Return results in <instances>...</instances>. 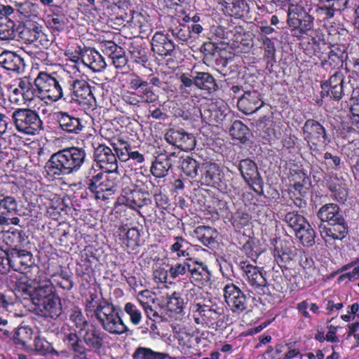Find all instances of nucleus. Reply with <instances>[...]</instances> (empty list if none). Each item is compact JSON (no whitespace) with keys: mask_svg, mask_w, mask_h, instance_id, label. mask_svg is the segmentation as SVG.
Here are the masks:
<instances>
[{"mask_svg":"<svg viewBox=\"0 0 359 359\" xmlns=\"http://www.w3.org/2000/svg\"><path fill=\"white\" fill-rule=\"evenodd\" d=\"M86 151L82 148L70 147L53 154L44 167L46 177L54 180L61 175L77 171L86 159Z\"/></svg>","mask_w":359,"mask_h":359,"instance_id":"1","label":"nucleus"},{"mask_svg":"<svg viewBox=\"0 0 359 359\" xmlns=\"http://www.w3.org/2000/svg\"><path fill=\"white\" fill-rule=\"evenodd\" d=\"M86 309L94 312L102 328L109 333L122 334L128 331L127 326L116 311L113 304L99 298L96 293L90 294L86 302Z\"/></svg>","mask_w":359,"mask_h":359,"instance_id":"2","label":"nucleus"},{"mask_svg":"<svg viewBox=\"0 0 359 359\" xmlns=\"http://www.w3.org/2000/svg\"><path fill=\"white\" fill-rule=\"evenodd\" d=\"M64 80L56 72L48 73L41 71L33 80L35 101H43L46 104L56 102L65 97L62 85Z\"/></svg>","mask_w":359,"mask_h":359,"instance_id":"3","label":"nucleus"},{"mask_svg":"<svg viewBox=\"0 0 359 359\" xmlns=\"http://www.w3.org/2000/svg\"><path fill=\"white\" fill-rule=\"evenodd\" d=\"M306 0H299L296 3H291L287 11V24L293 36L301 38L303 35L311 36L310 32L313 28L314 18L307 12L305 5Z\"/></svg>","mask_w":359,"mask_h":359,"instance_id":"4","label":"nucleus"},{"mask_svg":"<svg viewBox=\"0 0 359 359\" xmlns=\"http://www.w3.org/2000/svg\"><path fill=\"white\" fill-rule=\"evenodd\" d=\"M93 169H90L87 177V184L89 190L95 194L97 199L106 200L117 191L118 182L121 178L119 172H111L104 175L99 172L93 175Z\"/></svg>","mask_w":359,"mask_h":359,"instance_id":"5","label":"nucleus"},{"mask_svg":"<svg viewBox=\"0 0 359 359\" xmlns=\"http://www.w3.org/2000/svg\"><path fill=\"white\" fill-rule=\"evenodd\" d=\"M238 267L249 292L259 295L269 292L266 272L263 268L252 265L248 261H241Z\"/></svg>","mask_w":359,"mask_h":359,"instance_id":"6","label":"nucleus"},{"mask_svg":"<svg viewBox=\"0 0 359 359\" xmlns=\"http://www.w3.org/2000/svg\"><path fill=\"white\" fill-rule=\"evenodd\" d=\"M16 130L21 133L34 135L41 130L42 121L39 115L29 109H18L12 114Z\"/></svg>","mask_w":359,"mask_h":359,"instance_id":"7","label":"nucleus"},{"mask_svg":"<svg viewBox=\"0 0 359 359\" xmlns=\"http://www.w3.org/2000/svg\"><path fill=\"white\" fill-rule=\"evenodd\" d=\"M28 278L29 293L35 307L41 302L50 298V296L55 295L53 285L44 271H41L34 276L29 275Z\"/></svg>","mask_w":359,"mask_h":359,"instance_id":"8","label":"nucleus"},{"mask_svg":"<svg viewBox=\"0 0 359 359\" xmlns=\"http://www.w3.org/2000/svg\"><path fill=\"white\" fill-rule=\"evenodd\" d=\"M189 264L190 266H189L188 271L191 274V278L196 283H185L182 292L187 297V300L192 301L194 300L196 292L199 290V288L195 287V285H200L208 283L210 280L211 275L207 266L202 262L189 258Z\"/></svg>","mask_w":359,"mask_h":359,"instance_id":"9","label":"nucleus"},{"mask_svg":"<svg viewBox=\"0 0 359 359\" xmlns=\"http://www.w3.org/2000/svg\"><path fill=\"white\" fill-rule=\"evenodd\" d=\"M118 201L133 210H137L149 204L151 199L148 191L130 184L123 188Z\"/></svg>","mask_w":359,"mask_h":359,"instance_id":"10","label":"nucleus"},{"mask_svg":"<svg viewBox=\"0 0 359 359\" xmlns=\"http://www.w3.org/2000/svg\"><path fill=\"white\" fill-rule=\"evenodd\" d=\"M304 140L308 142L311 154L316 159L319 158L320 152L318 148L319 142L325 143L326 133L325 128L314 120H307L303 127Z\"/></svg>","mask_w":359,"mask_h":359,"instance_id":"11","label":"nucleus"},{"mask_svg":"<svg viewBox=\"0 0 359 359\" xmlns=\"http://www.w3.org/2000/svg\"><path fill=\"white\" fill-rule=\"evenodd\" d=\"M64 100L69 103H88L95 101L91 87L84 79H75L70 85V93L65 95Z\"/></svg>","mask_w":359,"mask_h":359,"instance_id":"12","label":"nucleus"},{"mask_svg":"<svg viewBox=\"0 0 359 359\" xmlns=\"http://www.w3.org/2000/svg\"><path fill=\"white\" fill-rule=\"evenodd\" d=\"M10 253L11 269L14 271L26 274L31 271L38 274L42 271L35 264L32 254L30 252L13 248L10 250Z\"/></svg>","mask_w":359,"mask_h":359,"instance_id":"13","label":"nucleus"},{"mask_svg":"<svg viewBox=\"0 0 359 359\" xmlns=\"http://www.w3.org/2000/svg\"><path fill=\"white\" fill-rule=\"evenodd\" d=\"M223 291L225 302L233 313L239 314L246 309V297L239 287L233 283H227Z\"/></svg>","mask_w":359,"mask_h":359,"instance_id":"14","label":"nucleus"},{"mask_svg":"<svg viewBox=\"0 0 359 359\" xmlns=\"http://www.w3.org/2000/svg\"><path fill=\"white\" fill-rule=\"evenodd\" d=\"M94 159L97 166L107 173L118 172L116 156L109 147L100 144L95 149Z\"/></svg>","mask_w":359,"mask_h":359,"instance_id":"15","label":"nucleus"},{"mask_svg":"<svg viewBox=\"0 0 359 359\" xmlns=\"http://www.w3.org/2000/svg\"><path fill=\"white\" fill-rule=\"evenodd\" d=\"M189 311V314L198 325H213L219 316V313L216 309L195 301L191 304Z\"/></svg>","mask_w":359,"mask_h":359,"instance_id":"16","label":"nucleus"},{"mask_svg":"<svg viewBox=\"0 0 359 359\" xmlns=\"http://www.w3.org/2000/svg\"><path fill=\"white\" fill-rule=\"evenodd\" d=\"M344 76L341 72H335L330 77L328 81L321 84V97L339 100L344 94Z\"/></svg>","mask_w":359,"mask_h":359,"instance_id":"17","label":"nucleus"},{"mask_svg":"<svg viewBox=\"0 0 359 359\" xmlns=\"http://www.w3.org/2000/svg\"><path fill=\"white\" fill-rule=\"evenodd\" d=\"M165 140L170 144L176 146L184 151L191 150L196 145L194 136L191 133H186L184 130L170 129L165 134Z\"/></svg>","mask_w":359,"mask_h":359,"instance_id":"18","label":"nucleus"},{"mask_svg":"<svg viewBox=\"0 0 359 359\" xmlns=\"http://www.w3.org/2000/svg\"><path fill=\"white\" fill-rule=\"evenodd\" d=\"M21 38L26 42L33 43L36 47L42 49L47 48L50 44L47 35L42 31V27L33 25L25 27L20 32Z\"/></svg>","mask_w":359,"mask_h":359,"instance_id":"19","label":"nucleus"},{"mask_svg":"<svg viewBox=\"0 0 359 359\" xmlns=\"http://www.w3.org/2000/svg\"><path fill=\"white\" fill-rule=\"evenodd\" d=\"M11 93L12 95H10V98H13L15 102L19 100L17 96L21 95L27 105H30L35 101V90L34 89L33 81L27 76L20 79L18 87L12 89Z\"/></svg>","mask_w":359,"mask_h":359,"instance_id":"20","label":"nucleus"},{"mask_svg":"<svg viewBox=\"0 0 359 359\" xmlns=\"http://www.w3.org/2000/svg\"><path fill=\"white\" fill-rule=\"evenodd\" d=\"M329 225L330 227L320 226V236L327 245H332L333 241H341L346 236L348 227L344 222V219H343V222H334Z\"/></svg>","mask_w":359,"mask_h":359,"instance_id":"21","label":"nucleus"},{"mask_svg":"<svg viewBox=\"0 0 359 359\" xmlns=\"http://www.w3.org/2000/svg\"><path fill=\"white\" fill-rule=\"evenodd\" d=\"M79 334L90 351L96 353L100 351L103 346L104 333L93 326H89Z\"/></svg>","mask_w":359,"mask_h":359,"instance_id":"22","label":"nucleus"},{"mask_svg":"<svg viewBox=\"0 0 359 359\" xmlns=\"http://www.w3.org/2000/svg\"><path fill=\"white\" fill-rule=\"evenodd\" d=\"M57 121L60 128L67 133L78 134L82 130L83 126L81 120L67 112L59 111L56 114Z\"/></svg>","mask_w":359,"mask_h":359,"instance_id":"23","label":"nucleus"},{"mask_svg":"<svg viewBox=\"0 0 359 359\" xmlns=\"http://www.w3.org/2000/svg\"><path fill=\"white\" fill-rule=\"evenodd\" d=\"M262 104L259 93L255 90L245 92L237 103L239 109L245 114L256 112Z\"/></svg>","mask_w":359,"mask_h":359,"instance_id":"24","label":"nucleus"},{"mask_svg":"<svg viewBox=\"0 0 359 359\" xmlns=\"http://www.w3.org/2000/svg\"><path fill=\"white\" fill-rule=\"evenodd\" d=\"M35 309L41 316L56 318L62 313L60 299L56 294L50 296V298L39 303Z\"/></svg>","mask_w":359,"mask_h":359,"instance_id":"25","label":"nucleus"},{"mask_svg":"<svg viewBox=\"0 0 359 359\" xmlns=\"http://www.w3.org/2000/svg\"><path fill=\"white\" fill-rule=\"evenodd\" d=\"M82 63L94 72L103 70L107 63L102 55L93 48L85 49L81 55Z\"/></svg>","mask_w":359,"mask_h":359,"instance_id":"26","label":"nucleus"},{"mask_svg":"<svg viewBox=\"0 0 359 359\" xmlns=\"http://www.w3.org/2000/svg\"><path fill=\"white\" fill-rule=\"evenodd\" d=\"M218 2L224 13L229 16L241 18L248 13L249 7L245 0H219Z\"/></svg>","mask_w":359,"mask_h":359,"instance_id":"27","label":"nucleus"},{"mask_svg":"<svg viewBox=\"0 0 359 359\" xmlns=\"http://www.w3.org/2000/svg\"><path fill=\"white\" fill-rule=\"evenodd\" d=\"M152 50L161 56L170 55L175 49L174 43L167 34L156 32L151 39Z\"/></svg>","mask_w":359,"mask_h":359,"instance_id":"28","label":"nucleus"},{"mask_svg":"<svg viewBox=\"0 0 359 359\" xmlns=\"http://www.w3.org/2000/svg\"><path fill=\"white\" fill-rule=\"evenodd\" d=\"M324 4L319 6L316 12L323 16V19H330L334 17L335 12L341 11L347 8L349 0H318Z\"/></svg>","mask_w":359,"mask_h":359,"instance_id":"29","label":"nucleus"},{"mask_svg":"<svg viewBox=\"0 0 359 359\" xmlns=\"http://www.w3.org/2000/svg\"><path fill=\"white\" fill-rule=\"evenodd\" d=\"M296 249L290 242L280 241L276 242L274 249V257L277 262L280 264H286L292 261L295 257Z\"/></svg>","mask_w":359,"mask_h":359,"instance_id":"30","label":"nucleus"},{"mask_svg":"<svg viewBox=\"0 0 359 359\" xmlns=\"http://www.w3.org/2000/svg\"><path fill=\"white\" fill-rule=\"evenodd\" d=\"M318 217L322 222L328 224L337 222H343V215L339 207L334 203H328L323 205L318 210Z\"/></svg>","mask_w":359,"mask_h":359,"instance_id":"31","label":"nucleus"},{"mask_svg":"<svg viewBox=\"0 0 359 359\" xmlns=\"http://www.w3.org/2000/svg\"><path fill=\"white\" fill-rule=\"evenodd\" d=\"M0 64L8 71L20 73L24 69V60L18 55L11 51H4L0 54Z\"/></svg>","mask_w":359,"mask_h":359,"instance_id":"32","label":"nucleus"},{"mask_svg":"<svg viewBox=\"0 0 359 359\" xmlns=\"http://www.w3.org/2000/svg\"><path fill=\"white\" fill-rule=\"evenodd\" d=\"M306 264L302 266L303 269L300 273L303 282L301 283L298 281L296 283L297 287H311L314 285L317 279L319 278V270L313 265V260L311 259L310 260L306 259Z\"/></svg>","mask_w":359,"mask_h":359,"instance_id":"33","label":"nucleus"},{"mask_svg":"<svg viewBox=\"0 0 359 359\" xmlns=\"http://www.w3.org/2000/svg\"><path fill=\"white\" fill-rule=\"evenodd\" d=\"M222 172L215 163H211L206 167V171L203 176L205 183L219 189H222Z\"/></svg>","mask_w":359,"mask_h":359,"instance_id":"34","label":"nucleus"},{"mask_svg":"<svg viewBox=\"0 0 359 359\" xmlns=\"http://www.w3.org/2000/svg\"><path fill=\"white\" fill-rule=\"evenodd\" d=\"M238 169L242 177L248 182H255L259 178L256 164L250 159L242 160L239 163Z\"/></svg>","mask_w":359,"mask_h":359,"instance_id":"35","label":"nucleus"},{"mask_svg":"<svg viewBox=\"0 0 359 359\" xmlns=\"http://www.w3.org/2000/svg\"><path fill=\"white\" fill-rule=\"evenodd\" d=\"M130 22L133 27L140 29V33L148 34L152 31L151 19L145 13L133 12Z\"/></svg>","mask_w":359,"mask_h":359,"instance_id":"36","label":"nucleus"},{"mask_svg":"<svg viewBox=\"0 0 359 359\" xmlns=\"http://www.w3.org/2000/svg\"><path fill=\"white\" fill-rule=\"evenodd\" d=\"M216 236V230L208 226H199L194 230L192 233L193 237L196 238L206 246L214 243Z\"/></svg>","mask_w":359,"mask_h":359,"instance_id":"37","label":"nucleus"},{"mask_svg":"<svg viewBox=\"0 0 359 359\" xmlns=\"http://www.w3.org/2000/svg\"><path fill=\"white\" fill-rule=\"evenodd\" d=\"M194 85L199 89L208 92L215 90L217 88L215 79L207 72H196L194 76Z\"/></svg>","mask_w":359,"mask_h":359,"instance_id":"38","label":"nucleus"},{"mask_svg":"<svg viewBox=\"0 0 359 359\" xmlns=\"http://www.w3.org/2000/svg\"><path fill=\"white\" fill-rule=\"evenodd\" d=\"M63 341L67 348L74 352V355L85 354L87 348L83 345L82 338L76 333H69L63 339Z\"/></svg>","mask_w":359,"mask_h":359,"instance_id":"39","label":"nucleus"},{"mask_svg":"<svg viewBox=\"0 0 359 359\" xmlns=\"http://www.w3.org/2000/svg\"><path fill=\"white\" fill-rule=\"evenodd\" d=\"M133 359H165L170 358L165 353L154 351L150 348L138 346L132 355Z\"/></svg>","mask_w":359,"mask_h":359,"instance_id":"40","label":"nucleus"},{"mask_svg":"<svg viewBox=\"0 0 359 359\" xmlns=\"http://www.w3.org/2000/svg\"><path fill=\"white\" fill-rule=\"evenodd\" d=\"M296 237L304 246H312L315 243V231L309 223L303 226L300 230L295 233Z\"/></svg>","mask_w":359,"mask_h":359,"instance_id":"41","label":"nucleus"},{"mask_svg":"<svg viewBox=\"0 0 359 359\" xmlns=\"http://www.w3.org/2000/svg\"><path fill=\"white\" fill-rule=\"evenodd\" d=\"M174 241V243L170 248L171 252L176 253L179 258H189L190 243L181 236L175 237Z\"/></svg>","mask_w":359,"mask_h":359,"instance_id":"42","label":"nucleus"},{"mask_svg":"<svg viewBox=\"0 0 359 359\" xmlns=\"http://www.w3.org/2000/svg\"><path fill=\"white\" fill-rule=\"evenodd\" d=\"M15 37L14 22L0 14V39L10 40Z\"/></svg>","mask_w":359,"mask_h":359,"instance_id":"43","label":"nucleus"},{"mask_svg":"<svg viewBox=\"0 0 359 359\" xmlns=\"http://www.w3.org/2000/svg\"><path fill=\"white\" fill-rule=\"evenodd\" d=\"M189 258L179 259L178 261L170 264L168 269L169 276L172 279H175L180 276L186 274L189 270Z\"/></svg>","mask_w":359,"mask_h":359,"instance_id":"44","label":"nucleus"},{"mask_svg":"<svg viewBox=\"0 0 359 359\" xmlns=\"http://www.w3.org/2000/svg\"><path fill=\"white\" fill-rule=\"evenodd\" d=\"M259 41L261 42L264 51V57L266 60L267 65L275 61L276 48L274 43L266 36L260 35Z\"/></svg>","mask_w":359,"mask_h":359,"instance_id":"45","label":"nucleus"},{"mask_svg":"<svg viewBox=\"0 0 359 359\" xmlns=\"http://www.w3.org/2000/svg\"><path fill=\"white\" fill-rule=\"evenodd\" d=\"M170 32L173 37L182 43L188 42L192 37L189 25L180 24L170 28Z\"/></svg>","mask_w":359,"mask_h":359,"instance_id":"46","label":"nucleus"},{"mask_svg":"<svg viewBox=\"0 0 359 359\" xmlns=\"http://www.w3.org/2000/svg\"><path fill=\"white\" fill-rule=\"evenodd\" d=\"M69 320L74 324L79 333L90 326L81 310L78 307H74L72 309Z\"/></svg>","mask_w":359,"mask_h":359,"instance_id":"47","label":"nucleus"},{"mask_svg":"<svg viewBox=\"0 0 359 359\" xmlns=\"http://www.w3.org/2000/svg\"><path fill=\"white\" fill-rule=\"evenodd\" d=\"M285 221L293 229L294 233L309 223L303 216L294 212L287 213Z\"/></svg>","mask_w":359,"mask_h":359,"instance_id":"48","label":"nucleus"},{"mask_svg":"<svg viewBox=\"0 0 359 359\" xmlns=\"http://www.w3.org/2000/svg\"><path fill=\"white\" fill-rule=\"evenodd\" d=\"M118 231L120 236L126 238L127 245H137L140 241V233L137 228L128 229L126 226H121L118 228Z\"/></svg>","mask_w":359,"mask_h":359,"instance_id":"49","label":"nucleus"},{"mask_svg":"<svg viewBox=\"0 0 359 359\" xmlns=\"http://www.w3.org/2000/svg\"><path fill=\"white\" fill-rule=\"evenodd\" d=\"M229 132L234 139L243 140L246 139L249 129L241 121H236L233 123Z\"/></svg>","mask_w":359,"mask_h":359,"instance_id":"50","label":"nucleus"},{"mask_svg":"<svg viewBox=\"0 0 359 359\" xmlns=\"http://www.w3.org/2000/svg\"><path fill=\"white\" fill-rule=\"evenodd\" d=\"M181 167L184 173L188 177L194 178L198 175V163L192 158L187 157L184 158Z\"/></svg>","mask_w":359,"mask_h":359,"instance_id":"51","label":"nucleus"},{"mask_svg":"<svg viewBox=\"0 0 359 359\" xmlns=\"http://www.w3.org/2000/svg\"><path fill=\"white\" fill-rule=\"evenodd\" d=\"M184 300L179 293L175 292L168 297L167 307L170 311L180 313L184 309Z\"/></svg>","mask_w":359,"mask_h":359,"instance_id":"52","label":"nucleus"},{"mask_svg":"<svg viewBox=\"0 0 359 359\" xmlns=\"http://www.w3.org/2000/svg\"><path fill=\"white\" fill-rule=\"evenodd\" d=\"M294 184L293 187L296 191L300 195H304L306 193L308 187L306 185L309 183V178L304 172H298L294 177L293 180Z\"/></svg>","mask_w":359,"mask_h":359,"instance_id":"53","label":"nucleus"},{"mask_svg":"<svg viewBox=\"0 0 359 359\" xmlns=\"http://www.w3.org/2000/svg\"><path fill=\"white\" fill-rule=\"evenodd\" d=\"M125 312L129 316L130 320L134 325H137L142 321V313L140 310L133 304L128 302L124 306Z\"/></svg>","mask_w":359,"mask_h":359,"instance_id":"54","label":"nucleus"},{"mask_svg":"<svg viewBox=\"0 0 359 359\" xmlns=\"http://www.w3.org/2000/svg\"><path fill=\"white\" fill-rule=\"evenodd\" d=\"M17 210V203L12 196H4L0 198V212L12 215Z\"/></svg>","mask_w":359,"mask_h":359,"instance_id":"55","label":"nucleus"},{"mask_svg":"<svg viewBox=\"0 0 359 359\" xmlns=\"http://www.w3.org/2000/svg\"><path fill=\"white\" fill-rule=\"evenodd\" d=\"M140 100L146 103H154L158 100V95L155 94L152 88L149 86L147 81L146 86L137 91Z\"/></svg>","mask_w":359,"mask_h":359,"instance_id":"56","label":"nucleus"},{"mask_svg":"<svg viewBox=\"0 0 359 359\" xmlns=\"http://www.w3.org/2000/svg\"><path fill=\"white\" fill-rule=\"evenodd\" d=\"M114 149L117 157L121 161H126L127 160L130 159L131 148L126 142H121L119 146L114 144Z\"/></svg>","mask_w":359,"mask_h":359,"instance_id":"57","label":"nucleus"},{"mask_svg":"<svg viewBox=\"0 0 359 359\" xmlns=\"http://www.w3.org/2000/svg\"><path fill=\"white\" fill-rule=\"evenodd\" d=\"M34 349L39 354L43 355L50 353L53 348L48 341L38 336L34 339Z\"/></svg>","mask_w":359,"mask_h":359,"instance_id":"58","label":"nucleus"},{"mask_svg":"<svg viewBox=\"0 0 359 359\" xmlns=\"http://www.w3.org/2000/svg\"><path fill=\"white\" fill-rule=\"evenodd\" d=\"M169 168L170 165L168 162L156 161L152 164L151 172L156 177H163L167 175Z\"/></svg>","mask_w":359,"mask_h":359,"instance_id":"59","label":"nucleus"},{"mask_svg":"<svg viewBox=\"0 0 359 359\" xmlns=\"http://www.w3.org/2000/svg\"><path fill=\"white\" fill-rule=\"evenodd\" d=\"M47 22L53 29H62L65 27V15L60 13H54L47 17Z\"/></svg>","mask_w":359,"mask_h":359,"instance_id":"60","label":"nucleus"},{"mask_svg":"<svg viewBox=\"0 0 359 359\" xmlns=\"http://www.w3.org/2000/svg\"><path fill=\"white\" fill-rule=\"evenodd\" d=\"M101 48L102 52L108 55L109 58L113 57L117 53L121 52L123 49L121 47L117 46L114 42L111 41H106L101 43Z\"/></svg>","mask_w":359,"mask_h":359,"instance_id":"61","label":"nucleus"},{"mask_svg":"<svg viewBox=\"0 0 359 359\" xmlns=\"http://www.w3.org/2000/svg\"><path fill=\"white\" fill-rule=\"evenodd\" d=\"M16 335L18 339L23 344L31 339L33 335L32 329L29 326H21L17 332Z\"/></svg>","mask_w":359,"mask_h":359,"instance_id":"62","label":"nucleus"},{"mask_svg":"<svg viewBox=\"0 0 359 359\" xmlns=\"http://www.w3.org/2000/svg\"><path fill=\"white\" fill-rule=\"evenodd\" d=\"M340 162L341 159L338 156H334L329 152H325L323 155V163L327 168H336Z\"/></svg>","mask_w":359,"mask_h":359,"instance_id":"63","label":"nucleus"},{"mask_svg":"<svg viewBox=\"0 0 359 359\" xmlns=\"http://www.w3.org/2000/svg\"><path fill=\"white\" fill-rule=\"evenodd\" d=\"M114 67L116 69H122L127 64V59L125 56V53L122 49L121 52H117L116 55L110 58Z\"/></svg>","mask_w":359,"mask_h":359,"instance_id":"64","label":"nucleus"}]
</instances>
